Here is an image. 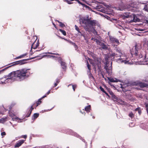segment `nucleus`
<instances>
[{
    "instance_id": "obj_13",
    "label": "nucleus",
    "mask_w": 148,
    "mask_h": 148,
    "mask_svg": "<svg viewBox=\"0 0 148 148\" xmlns=\"http://www.w3.org/2000/svg\"><path fill=\"white\" fill-rule=\"evenodd\" d=\"M1 79H1V80H0V84H5L6 83H8V81H9L8 77L6 79L4 80L3 81H1Z\"/></svg>"
},
{
    "instance_id": "obj_20",
    "label": "nucleus",
    "mask_w": 148,
    "mask_h": 148,
    "mask_svg": "<svg viewBox=\"0 0 148 148\" xmlns=\"http://www.w3.org/2000/svg\"><path fill=\"white\" fill-rule=\"evenodd\" d=\"M6 117L0 119V123H4L6 121Z\"/></svg>"
},
{
    "instance_id": "obj_14",
    "label": "nucleus",
    "mask_w": 148,
    "mask_h": 148,
    "mask_svg": "<svg viewBox=\"0 0 148 148\" xmlns=\"http://www.w3.org/2000/svg\"><path fill=\"white\" fill-rule=\"evenodd\" d=\"M27 54H28L27 53H25L24 54H23L21 55L20 56H18V57L14 58V60H15L21 58H23L24 57H25V56H27Z\"/></svg>"
},
{
    "instance_id": "obj_12",
    "label": "nucleus",
    "mask_w": 148,
    "mask_h": 148,
    "mask_svg": "<svg viewBox=\"0 0 148 148\" xmlns=\"http://www.w3.org/2000/svg\"><path fill=\"white\" fill-rule=\"evenodd\" d=\"M75 30L77 31L78 33H79L81 36H84V35L80 31V29L76 25H75Z\"/></svg>"
},
{
    "instance_id": "obj_43",
    "label": "nucleus",
    "mask_w": 148,
    "mask_h": 148,
    "mask_svg": "<svg viewBox=\"0 0 148 148\" xmlns=\"http://www.w3.org/2000/svg\"><path fill=\"white\" fill-rule=\"evenodd\" d=\"M14 119L16 120V121H17L18 120H20L18 117H16L14 118Z\"/></svg>"
},
{
    "instance_id": "obj_3",
    "label": "nucleus",
    "mask_w": 148,
    "mask_h": 148,
    "mask_svg": "<svg viewBox=\"0 0 148 148\" xmlns=\"http://www.w3.org/2000/svg\"><path fill=\"white\" fill-rule=\"evenodd\" d=\"M88 60L90 64L93 66V69L95 73L97 72V69H98L99 71H100L101 67V62L97 58L93 60L88 58Z\"/></svg>"
},
{
    "instance_id": "obj_37",
    "label": "nucleus",
    "mask_w": 148,
    "mask_h": 148,
    "mask_svg": "<svg viewBox=\"0 0 148 148\" xmlns=\"http://www.w3.org/2000/svg\"><path fill=\"white\" fill-rule=\"evenodd\" d=\"M21 138H24L26 139L27 138V136L26 135H22L21 136Z\"/></svg>"
},
{
    "instance_id": "obj_10",
    "label": "nucleus",
    "mask_w": 148,
    "mask_h": 148,
    "mask_svg": "<svg viewBox=\"0 0 148 148\" xmlns=\"http://www.w3.org/2000/svg\"><path fill=\"white\" fill-rule=\"evenodd\" d=\"M25 140H21L18 141L15 145V147H18L20 146L24 142Z\"/></svg>"
},
{
    "instance_id": "obj_55",
    "label": "nucleus",
    "mask_w": 148,
    "mask_h": 148,
    "mask_svg": "<svg viewBox=\"0 0 148 148\" xmlns=\"http://www.w3.org/2000/svg\"><path fill=\"white\" fill-rule=\"evenodd\" d=\"M80 112H81V113H82L83 114L84 113V115H85V113L84 112H83L81 111H80Z\"/></svg>"
},
{
    "instance_id": "obj_39",
    "label": "nucleus",
    "mask_w": 148,
    "mask_h": 148,
    "mask_svg": "<svg viewBox=\"0 0 148 148\" xmlns=\"http://www.w3.org/2000/svg\"><path fill=\"white\" fill-rule=\"evenodd\" d=\"M140 109V108L138 107L137 108H136V109L135 111H138V110H139Z\"/></svg>"
},
{
    "instance_id": "obj_18",
    "label": "nucleus",
    "mask_w": 148,
    "mask_h": 148,
    "mask_svg": "<svg viewBox=\"0 0 148 148\" xmlns=\"http://www.w3.org/2000/svg\"><path fill=\"white\" fill-rule=\"evenodd\" d=\"M39 116V113H36L34 114L33 116L32 117V119H36L37 117H38Z\"/></svg>"
},
{
    "instance_id": "obj_59",
    "label": "nucleus",
    "mask_w": 148,
    "mask_h": 148,
    "mask_svg": "<svg viewBox=\"0 0 148 148\" xmlns=\"http://www.w3.org/2000/svg\"><path fill=\"white\" fill-rule=\"evenodd\" d=\"M77 0H70V1H76Z\"/></svg>"
},
{
    "instance_id": "obj_64",
    "label": "nucleus",
    "mask_w": 148,
    "mask_h": 148,
    "mask_svg": "<svg viewBox=\"0 0 148 148\" xmlns=\"http://www.w3.org/2000/svg\"><path fill=\"white\" fill-rule=\"evenodd\" d=\"M146 22H147L148 23V20H146Z\"/></svg>"
},
{
    "instance_id": "obj_36",
    "label": "nucleus",
    "mask_w": 148,
    "mask_h": 148,
    "mask_svg": "<svg viewBox=\"0 0 148 148\" xmlns=\"http://www.w3.org/2000/svg\"><path fill=\"white\" fill-rule=\"evenodd\" d=\"M110 95H111L112 96V97H114V96L116 97L115 95L114 94V93L112 91L110 92Z\"/></svg>"
},
{
    "instance_id": "obj_46",
    "label": "nucleus",
    "mask_w": 148,
    "mask_h": 148,
    "mask_svg": "<svg viewBox=\"0 0 148 148\" xmlns=\"http://www.w3.org/2000/svg\"><path fill=\"white\" fill-rule=\"evenodd\" d=\"M58 84L56 83L54 84V86L53 87H55L56 86H57V85Z\"/></svg>"
},
{
    "instance_id": "obj_16",
    "label": "nucleus",
    "mask_w": 148,
    "mask_h": 148,
    "mask_svg": "<svg viewBox=\"0 0 148 148\" xmlns=\"http://www.w3.org/2000/svg\"><path fill=\"white\" fill-rule=\"evenodd\" d=\"M61 65L62 68L64 69H65L66 68V63L63 62H61Z\"/></svg>"
},
{
    "instance_id": "obj_35",
    "label": "nucleus",
    "mask_w": 148,
    "mask_h": 148,
    "mask_svg": "<svg viewBox=\"0 0 148 148\" xmlns=\"http://www.w3.org/2000/svg\"><path fill=\"white\" fill-rule=\"evenodd\" d=\"M99 89H100V90L102 91L103 92H104L105 91L103 88L101 86H100L99 87Z\"/></svg>"
},
{
    "instance_id": "obj_51",
    "label": "nucleus",
    "mask_w": 148,
    "mask_h": 148,
    "mask_svg": "<svg viewBox=\"0 0 148 148\" xmlns=\"http://www.w3.org/2000/svg\"><path fill=\"white\" fill-rule=\"evenodd\" d=\"M139 58H141L143 57V56L141 54L139 56Z\"/></svg>"
},
{
    "instance_id": "obj_45",
    "label": "nucleus",
    "mask_w": 148,
    "mask_h": 148,
    "mask_svg": "<svg viewBox=\"0 0 148 148\" xmlns=\"http://www.w3.org/2000/svg\"><path fill=\"white\" fill-rule=\"evenodd\" d=\"M125 18H128L129 17V15H127L126 16H124Z\"/></svg>"
},
{
    "instance_id": "obj_25",
    "label": "nucleus",
    "mask_w": 148,
    "mask_h": 148,
    "mask_svg": "<svg viewBox=\"0 0 148 148\" xmlns=\"http://www.w3.org/2000/svg\"><path fill=\"white\" fill-rule=\"evenodd\" d=\"M108 80L111 82H117L118 81H116L114 79L112 78H108Z\"/></svg>"
},
{
    "instance_id": "obj_44",
    "label": "nucleus",
    "mask_w": 148,
    "mask_h": 148,
    "mask_svg": "<svg viewBox=\"0 0 148 148\" xmlns=\"http://www.w3.org/2000/svg\"><path fill=\"white\" fill-rule=\"evenodd\" d=\"M142 81L143 82H148V80H146V79H143V80H142Z\"/></svg>"
},
{
    "instance_id": "obj_57",
    "label": "nucleus",
    "mask_w": 148,
    "mask_h": 148,
    "mask_svg": "<svg viewBox=\"0 0 148 148\" xmlns=\"http://www.w3.org/2000/svg\"><path fill=\"white\" fill-rule=\"evenodd\" d=\"M51 57H52L53 58H56V57L55 56H50Z\"/></svg>"
},
{
    "instance_id": "obj_19",
    "label": "nucleus",
    "mask_w": 148,
    "mask_h": 148,
    "mask_svg": "<svg viewBox=\"0 0 148 148\" xmlns=\"http://www.w3.org/2000/svg\"><path fill=\"white\" fill-rule=\"evenodd\" d=\"M56 21H57L58 23H59V26L63 28L64 27H65V25L62 22L57 20H56Z\"/></svg>"
},
{
    "instance_id": "obj_53",
    "label": "nucleus",
    "mask_w": 148,
    "mask_h": 148,
    "mask_svg": "<svg viewBox=\"0 0 148 148\" xmlns=\"http://www.w3.org/2000/svg\"><path fill=\"white\" fill-rule=\"evenodd\" d=\"M50 92V90H49L47 93V95H49Z\"/></svg>"
},
{
    "instance_id": "obj_30",
    "label": "nucleus",
    "mask_w": 148,
    "mask_h": 148,
    "mask_svg": "<svg viewBox=\"0 0 148 148\" xmlns=\"http://www.w3.org/2000/svg\"><path fill=\"white\" fill-rule=\"evenodd\" d=\"M36 106H35V103H34L31 107L30 109L29 110V111H31V112H32V111L34 109V107Z\"/></svg>"
},
{
    "instance_id": "obj_60",
    "label": "nucleus",
    "mask_w": 148,
    "mask_h": 148,
    "mask_svg": "<svg viewBox=\"0 0 148 148\" xmlns=\"http://www.w3.org/2000/svg\"><path fill=\"white\" fill-rule=\"evenodd\" d=\"M145 8L146 10L147 11H148V9H147L146 8V7H145Z\"/></svg>"
},
{
    "instance_id": "obj_48",
    "label": "nucleus",
    "mask_w": 148,
    "mask_h": 148,
    "mask_svg": "<svg viewBox=\"0 0 148 148\" xmlns=\"http://www.w3.org/2000/svg\"><path fill=\"white\" fill-rule=\"evenodd\" d=\"M91 40H94V41H95V40H97V39H95V38H92L91 39Z\"/></svg>"
},
{
    "instance_id": "obj_62",
    "label": "nucleus",
    "mask_w": 148,
    "mask_h": 148,
    "mask_svg": "<svg viewBox=\"0 0 148 148\" xmlns=\"http://www.w3.org/2000/svg\"><path fill=\"white\" fill-rule=\"evenodd\" d=\"M80 0L81 1H85V0Z\"/></svg>"
},
{
    "instance_id": "obj_1",
    "label": "nucleus",
    "mask_w": 148,
    "mask_h": 148,
    "mask_svg": "<svg viewBox=\"0 0 148 148\" xmlns=\"http://www.w3.org/2000/svg\"><path fill=\"white\" fill-rule=\"evenodd\" d=\"M29 69L24 68L14 71L9 73L7 77H8L9 80H17L22 81L29 77L30 74L29 72Z\"/></svg>"
},
{
    "instance_id": "obj_22",
    "label": "nucleus",
    "mask_w": 148,
    "mask_h": 148,
    "mask_svg": "<svg viewBox=\"0 0 148 148\" xmlns=\"http://www.w3.org/2000/svg\"><path fill=\"white\" fill-rule=\"evenodd\" d=\"M72 86L73 89L74 91H75V89L77 87V85L75 84L73 85V84H70L68 86V87H69V86Z\"/></svg>"
},
{
    "instance_id": "obj_34",
    "label": "nucleus",
    "mask_w": 148,
    "mask_h": 148,
    "mask_svg": "<svg viewBox=\"0 0 148 148\" xmlns=\"http://www.w3.org/2000/svg\"><path fill=\"white\" fill-rule=\"evenodd\" d=\"M48 53L49 54H53V55H59V54L58 53H52L51 52H49Z\"/></svg>"
},
{
    "instance_id": "obj_27",
    "label": "nucleus",
    "mask_w": 148,
    "mask_h": 148,
    "mask_svg": "<svg viewBox=\"0 0 148 148\" xmlns=\"http://www.w3.org/2000/svg\"><path fill=\"white\" fill-rule=\"evenodd\" d=\"M134 21L135 22H139L140 19L136 17H134L133 18Z\"/></svg>"
},
{
    "instance_id": "obj_15",
    "label": "nucleus",
    "mask_w": 148,
    "mask_h": 148,
    "mask_svg": "<svg viewBox=\"0 0 148 148\" xmlns=\"http://www.w3.org/2000/svg\"><path fill=\"white\" fill-rule=\"evenodd\" d=\"M91 110V106L90 105L86 106L85 108V111L88 112H90Z\"/></svg>"
},
{
    "instance_id": "obj_7",
    "label": "nucleus",
    "mask_w": 148,
    "mask_h": 148,
    "mask_svg": "<svg viewBox=\"0 0 148 148\" xmlns=\"http://www.w3.org/2000/svg\"><path fill=\"white\" fill-rule=\"evenodd\" d=\"M134 83L135 85L139 86L141 88L146 87L148 88V84L142 82L140 81H136L134 82Z\"/></svg>"
},
{
    "instance_id": "obj_49",
    "label": "nucleus",
    "mask_w": 148,
    "mask_h": 148,
    "mask_svg": "<svg viewBox=\"0 0 148 148\" xmlns=\"http://www.w3.org/2000/svg\"><path fill=\"white\" fill-rule=\"evenodd\" d=\"M112 97V98L113 99H116L117 100V97L116 96V97H114H114Z\"/></svg>"
},
{
    "instance_id": "obj_2",
    "label": "nucleus",
    "mask_w": 148,
    "mask_h": 148,
    "mask_svg": "<svg viewBox=\"0 0 148 148\" xmlns=\"http://www.w3.org/2000/svg\"><path fill=\"white\" fill-rule=\"evenodd\" d=\"M79 22L86 31L90 33L92 32L94 34L97 35V32L93 27L94 26L96 25V20H92L88 18L86 19L85 18L82 17L80 18Z\"/></svg>"
},
{
    "instance_id": "obj_42",
    "label": "nucleus",
    "mask_w": 148,
    "mask_h": 148,
    "mask_svg": "<svg viewBox=\"0 0 148 148\" xmlns=\"http://www.w3.org/2000/svg\"><path fill=\"white\" fill-rule=\"evenodd\" d=\"M145 107L146 108V109H148V103H146Z\"/></svg>"
},
{
    "instance_id": "obj_38",
    "label": "nucleus",
    "mask_w": 148,
    "mask_h": 148,
    "mask_svg": "<svg viewBox=\"0 0 148 148\" xmlns=\"http://www.w3.org/2000/svg\"><path fill=\"white\" fill-rule=\"evenodd\" d=\"M6 133L4 132H2L1 134V135L2 136H5L6 135Z\"/></svg>"
},
{
    "instance_id": "obj_17",
    "label": "nucleus",
    "mask_w": 148,
    "mask_h": 148,
    "mask_svg": "<svg viewBox=\"0 0 148 148\" xmlns=\"http://www.w3.org/2000/svg\"><path fill=\"white\" fill-rule=\"evenodd\" d=\"M78 3L82 5L83 7H85L86 8H88V6L87 5H86L84 3H82L80 0H79L77 2Z\"/></svg>"
},
{
    "instance_id": "obj_56",
    "label": "nucleus",
    "mask_w": 148,
    "mask_h": 148,
    "mask_svg": "<svg viewBox=\"0 0 148 148\" xmlns=\"http://www.w3.org/2000/svg\"><path fill=\"white\" fill-rule=\"evenodd\" d=\"M46 97V95H45V96H43L42 97H41V99H43V98H44V97Z\"/></svg>"
},
{
    "instance_id": "obj_32",
    "label": "nucleus",
    "mask_w": 148,
    "mask_h": 148,
    "mask_svg": "<svg viewBox=\"0 0 148 148\" xmlns=\"http://www.w3.org/2000/svg\"><path fill=\"white\" fill-rule=\"evenodd\" d=\"M31 113H32V112H31V111H29L28 113L25 116V117H29L30 116V115H31Z\"/></svg>"
},
{
    "instance_id": "obj_50",
    "label": "nucleus",
    "mask_w": 148,
    "mask_h": 148,
    "mask_svg": "<svg viewBox=\"0 0 148 148\" xmlns=\"http://www.w3.org/2000/svg\"><path fill=\"white\" fill-rule=\"evenodd\" d=\"M70 1H68V3H69V4H72L73 3V2H71Z\"/></svg>"
},
{
    "instance_id": "obj_6",
    "label": "nucleus",
    "mask_w": 148,
    "mask_h": 148,
    "mask_svg": "<svg viewBox=\"0 0 148 148\" xmlns=\"http://www.w3.org/2000/svg\"><path fill=\"white\" fill-rule=\"evenodd\" d=\"M139 50V46L137 44H136L135 46L132 49L131 51V54L132 55H135L136 56H138V50Z\"/></svg>"
},
{
    "instance_id": "obj_11",
    "label": "nucleus",
    "mask_w": 148,
    "mask_h": 148,
    "mask_svg": "<svg viewBox=\"0 0 148 148\" xmlns=\"http://www.w3.org/2000/svg\"><path fill=\"white\" fill-rule=\"evenodd\" d=\"M110 40L113 43L116 42L117 44H119V40L112 37H110Z\"/></svg>"
},
{
    "instance_id": "obj_24",
    "label": "nucleus",
    "mask_w": 148,
    "mask_h": 148,
    "mask_svg": "<svg viewBox=\"0 0 148 148\" xmlns=\"http://www.w3.org/2000/svg\"><path fill=\"white\" fill-rule=\"evenodd\" d=\"M102 48L103 49H108V47L106 45L103 43L101 44Z\"/></svg>"
},
{
    "instance_id": "obj_63",
    "label": "nucleus",
    "mask_w": 148,
    "mask_h": 148,
    "mask_svg": "<svg viewBox=\"0 0 148 148\" xmlns=\"http://www.w3.org/2000/svg\"><path fill=\"white\" fill-rule=\"evenodd\" d=\"M91 77H92V78L94 79V77H93V76H92H92H91Z\"/></svg>"
},
{
    "instance_id": "obj_31",
    "label": "nucleus",
    "mask_w": 148,
    "mask_h": 148,
    "mask_svg": "<svg viewBox=\"0 0 148 148\" xmlns=\"http://www.w3.org/2000/svg\"><path fill=\"white\" fill-rule=\"evenodd\" d=\"M116 55L117 54H116L114 53H112L110 54V57H112Z\"/></svg>"
},
{
    "instance_id": "obj_54",
    "label": "nucleus",
    "mask_w": 148,
    "mask_h": 148,
    "mask_svg": "<svg viewBox=\"0 0 148 148\" xmlns=\"http://www.w3.org/2000/svg\"><path fill=\"white\" fill-rule=\"evenodd\" d=\"M104 93L107 95L109 96L108 94L106 91H105Z\"/></svg>"
},
{
    "instance_id": "obj_28",
    "label": "nucleus",
    "mask_w": 148,
    "mask_h": 148,
    "mask_svg": "<svg viewBox=\"0 0 148 148\" xmlns=\"http://www.w3.org/2000/svg\"><path fill=\"white\" fill-rule=\"evenodd\" d=\"M128 115L131 118H132L134 117V115L132 112H130L129 113Z\"/></svg>"
},
{
    "instance_id": "obj_9",
    "label": "nucleus",
    "mask_w": 148,
    "mask_h": 148,
    "mask_svg": "<svg viewBox=\"0 0 148 148\" xmlns=\"http://www.w3.org/2000/svg\"><path fill=\"white\" fill-rule=\"evenodd\" d=\"M58 36L61 39H64L66 41H67L69 43H70V44L73 45L75 47H77V45L75 44V43L71 41L70 40H67L66 39L62 37H61L60 36Z\"/></svg>"
},
{
    "instance_id": "obj_29",
    "label": "nucleus",
    "mask_w": 148,
    "mask_h": 148,
    "mask_svg": "<svg viewBox=\"0 0 148 148\" xmlns=\"http://www.w3.org/2000/svg\"><path fill=\"white\" fill-rule=\"evenodd\" d=\"M86 63H87V66L88 69L89 71H90L91 70V66L89 64L87 60L86 61Z\"/></svg>"
},
{
    "instance_id": "obj_52",
    "label": "nucleus",
    "mask_w": 148,
    "mask_h": 148,
    "mask_svg": "<svg viewBox=\"0 0 148 148\" xmlns=\"http://www.w3.org/2000/svg\"><path fill=\"white\" fill-rule=\"evenodd\" d=\"M138 112L139 114H140L141 112V110L140 109L139 110H138Z\"/></svg>"
},
{
    "instance_id": "obj_5",
    "label": "nucleus",
    "mask_w": 148,
    "mask_h": 148,
    "mask_svg": "<svg viewBox=\"0 0 148 148\" xmlns=\"http://www.w3.org/2000/svg\"><path fill=\"white\" fill-rule=\"evenodd\" d=\"M37 38L36 37V39H35L34 37H33L32 38L31 40L32 41H34V42H33L32 44L31 45V48L33 49H35L37 48V47L39 46V40H38L37 41Z\"/></svg>"
},
{
    "instance_id": "obj_47",
    "label": "nucleus",
    "mask_w": 148,
    "mask_h": 148,
    "mask_svg": "<svg viewBox=\"0 0 148 148\" xmlns=\"http://www.w3.org/2000/svg\"><path fill=\"white\" fill-rule=\"evenodd\" d=\"M53 25H54V27L56 28V29H57V26H56V25L53 23Z\"/></svg>"
},
{
    "instance_id": "obj_40",
    "label": "nucleus",
    "mask_w": 148,
    "mask_h": 148,
    "mask_svg": "<svg viewBox=\"0 0 148 148\" xmlns=\"http://www.w3.org/2000/svg\"><path fill=\"white\" fill-rule=\"evenodd\" d=\"M56 83L58 84L60 82V80L58 79H57L56 80Z\"/></svg>"
},
{
    "instance_id": "obj_4",
    "label": "nucleus",
    "mask_w": 148,
    "mask_h": 148,
    "mask_svg": "<svg viewBox=\"0 0 148 148\" xmlns=\"http://www.w3.org/2000/svg\"><path fill=\"white\" fill-rule=\"evenodd\" d=\"M34 58H30L29 59H23L21 60L18 61H16L15 62H14L12 63H11V64H9L8 65H10L9 66L5 67L4 69H2V70L0 71V74L2 72H3V71H4L7 69H8L9 68H10L12 66H15L19 65H21L23 64H25L26 62V61L30 60H31L32 59H33Z\"/></svg>"
},
{
    "instance_id": "obj_23",
    "label": "nucleus",
    "mask_w": 148,
    "mask_h": 148,
    "mask_svg": "<svg viewBox=\"0 0 148 148\" xmlns=\"http://www.w3.org/2000/svg\"><path fill=\"white\" fill-rule=\"evenodd\" d=\"M59 30L64 35L66 36V32L65 30H63L61 29H59Z\"/></svg>"
},
{
    "instance_id": "obj_21",
    "label": "nucleus",
    "mask_w": 148,
    "mask_h": 148,
    "mask_svg": "<svg viewBox=\"0 0 148 148\" xmlns=\"http://www.w3.org/2000/svg\"><path fill=\"white\" fill-rule=\"evenodd\" d=\"M41 99H39L38 101H37L35 103L36 107L40 105L42 101H41Z\"/></svg>"
},
{
    "instance_id": "obj_58",
    "label": "nucleus",
    "mask_w": 148,
    "mask_h": 148,
    "mask_svg": "<svg viewBox=\"0 0 148 148\" xmlns=\"http://www.w3.org/2000/svg\"><path fill=\"white\" fill-rule=\"evenodd\" d=\"M102 77L103 78H104L105 79V78H104V75H103V74H102Z\"/></svg>"
},
{
    "instance_id": "obj_61",
    "label": "nucleus",
    "mask_w": 148,
    "mask_h": 148,
    "mask_svg": "<svg viewBox=\"0 0 148 148\" xmlns=\"http://www.w3.org/2000/svg\"><path fill=\"white\" fill-rule=\"evenodd\" d=\"M147 113L148 114V109H146Z\"/></svg>"
},
{
    "instance_id": "obj_26",
    "label": "nucleus",
    "mask_w": 148,
    "mask_h": 148,
    "mask_svg": "<svg viewBox=\"0 0 148 148\" xmlns=\"http://www.w3.org/2000/svg\"><path fill=\"white\" fill-rule=\"evenodd\" d=\"M115 49L116 52L119 53H121V54H122L121 50L119 48L117 47H116Z\"/></svg>"
},
{
    "instance_id": "obj_33",
    "label": "nucleus",
    "mask_w": 148,
    "mask_h": 148,
    "mask_svg": "<svg viewBox=\"0 0 148 148\" xmlns=\"http://www.w3.org/2000/svg\"><path fill=\"white\" fill-rule=\"evenodd\" d=\"M106 73H108V74H110V70L109 69H108L106 70Z\"/></svg>"
},
{
    "instance_id": "obj_41",
    "label": "nucleus",
    "mask_w": 148,
    "mask_h": 148,
    "mask_svg": "<svg viewBox=\"0 0 148 148\" xmlns=\"http://www.w3.org/2000/svg\"><path fill=\"white\" fill-rule=\"evenodd\" d=\"M104 68L106 70L108 69V66H107V65H106L104 67Z\"/></svg>"
},
{
    "instance_id": "obj_8",
    "label": "nucleus",
    "mask_w": 148,
    "mask_h": 148,
    "mask_svg": "<svg viewBox=\"0 0 148 148\" xmlns=\"http://www.w3.org/2000/svg\"><path fill=\"white\" fill-rule=\"evenodd\" d=\"M130 86L129 85V84H124L123 85L121 84V88H122L123 90V92H125L127 91L130 90Z\"/></svg>"
}]
</instances>
